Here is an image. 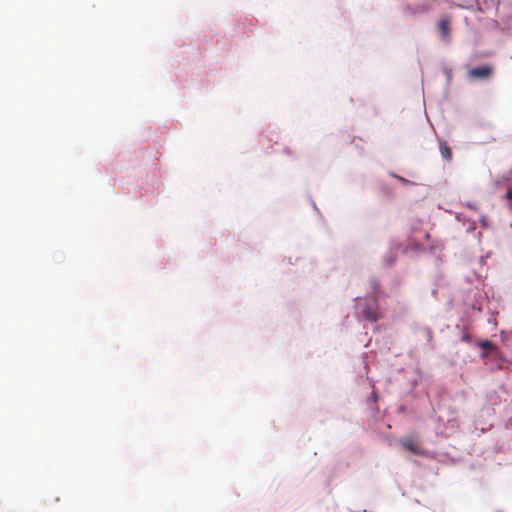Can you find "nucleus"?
<instances>
[{
    "mask_svg": "<svg viewBox=\"0 0 512 512\" xmlns=\"http://www.w3.org/2000/svg\"><path fill=\"white\" fill-rule=\"evenodd\" d=\"M373 288L375 297L373 299H359L356 303V313L358 317L374 323L381 318V313L376 299L378 286L375 284Z\"/></svg>",
    "mask_w": 512,
    "mask_h": 512,
    "instance_id": "obj_1",
    "label": "nucleus"
},
{
    "mask_svg": "<svg viewBox=\"0 0 512 512\" xmlns=\"http://www.w3.org/2000/svg\"><path fill=\"white\" fill-rule=\"evenodd\" d=\"M477 346L483 350V352L481 353V357L483 359L487 358L489 355H494L496 358L501 357V353L498 347L489 340L479 341L477 343Z\"/></svg>",
    "mask_w": 512,
    "mask_h": 512,
    "instance_id": "obj_2",
    "label": "nucleus"
},
{
    "mask_svg": "<svg viewBox=\"0 0 512 512\" xmlns=\"http://www.w3.org/2000/svg\"><path fill=\"white\" fill-rule=\"evenodd\" d=\"M438 31L442 40L449 41L451 32V18L449 16H442L437 24Z\"/></svg>",
    "mask_w": 512,
    "mask_h": 512,
    "instance_id": "obj_3",
    "label": "nucleus"
},
{
    "mask_svg": "<svg viewBox=\"0 0 512 512\" xmlns=\"http://www.w3.org/2000/svg\"><path fill=\"white\" fill-rule=\"evenodd\" d=\"M493 74V68L490 66H482L470 69L468 75L473 79H488Z\"/></svg>",
    "mask_w": 512,
    "mask_h": 512,
    "instance_id": "obj_4",
    "label": "nucleus"
},
{
    "mask_svg": "<svg viewBox=\"0 0 512 512\" xmlns=\"http://www.w3.org/2000/svg\"><path fill=\"white\" fill-rule=\"evenodd\" d=\"M401 446L405 450L413 453V454H421V450L416 442H414L412 439H404L401 441Z\"/></svg>",
    "mask_w": 512,
    "mask_h": 512,
    "instance_id": "obj_5",
    "label": "nucleus"
},
{
    "mask_svg": "<svg viewBox=\"0 0 512 512\" xmlns=\"http://www.w3.org/2000/svg\"><path fill=\"white\" fill-rule=\"evenodd\" d=\"M440 152L444 159L451 160L452 151L445 142L440 143Z\"/></svg>",
    "mask_w": 512,
    "mask_h": 512,
    "instance_id": "obj_6",
    "label": "nucleus"
},
{
    "mask_svg": "<svg viewBox=\"0 0 512 512\" xmlns=\"http://www.w3.org/2000/svg\"><path fill=\"white\" fill-rule=\"evenodd\" d=\"M404 11H405V13H407L409 15L415 14V11L410 6H406Z\"/></svg>",
    "mask_w": 512,
    "mask_h": 512,
    "instance_id": "obj_7",
    "label": "nucleus"
},
{
    "mask_svg": "<svg viewBox=\"0 0 512 512\" xmlns=\"http://www.w3.org/2000/svg\"><path fill=\"white\" fill-rule=\"evenodd\" d=\"M507 199L511 202L512 205V189H509L506 193Z\"/></svg>",
    "mask_w": 512,
    "mask_h": 512,
    "instance_id": "obj_8",
    "label": "nucleus"
},
{
    "mask_svg": "<svg viewBox=\"0 0 512 512\" xmlns=\"http://www.w3.org/2000/svg\"><path fill=\"white\" fill-rule=\"evenodd\" d=\"M469 340H470V336H468V335L463 336V341H469Z\"/></svg>",
    "mask_w": 512,
    "mask_h": 512,
    "instance_id": "obj_9",
    "label": "nucleus"
},
{
    "mask_svg": "<svg viewBox=\"0 0 512 512\" xmlns=\"http://www.w3.org/2000/svg\"><path fill=\"white\" fill-rule=\"evenodd\" d=\"M467 206H468L469 208H471V209H475V206H474V205H472V204H470V203H467Z\"/></svg>",
    "mask_w": 512,
    "mask_h": 512,
    "instance_id": "obj_10",
    "label": "nucleus"
}]
</instances>
